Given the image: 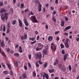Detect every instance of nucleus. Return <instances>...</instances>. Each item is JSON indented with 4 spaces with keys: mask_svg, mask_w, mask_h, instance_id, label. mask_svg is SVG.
I'll return each instance as SVG.
<instances>
[{
    "mask_svg": "<svg viewBox=\"0 0 79 79\" xmlns=\"http://www.w3.org/2000/svg\"><path fill=\"white\" fill-rule=\"evenodd\" d=\"M38 45V47H40V46H41V47H44V45H43L42 44L40 43H39L37 44Z\"/></svg>",
    "mask_w": 79,
    "mask_h": 79,
    "instance_id": "nucleus-24",
    "label": "nucleus"
},
{
    "mask_svg": "<svg viewBox=\"0 0 79 79\" xmlns=\"http://www.w3.org/2000/svg\"><path fill=\"white\" fill-rule=\"evenodd\" d=\"M20 8H24V4L22 3L21 5Z\"/></svg>",
    "mask_w": 79,
    "mask_h": 79,
    "instance_id": "nucleus-37",
    "label": "nucleus"
},
{
    "mask_svg": "<svg viewBox=\"0 0 79 79\" xmlns=\"http://www.w3.org/2000/svg\"><path fill=\"white\" fill-rule=\"evenodd\" d=\"M3 12H5V9H2L0 10V13H3Z\"/></svg>",
    "mask_w": 79,
    "mask_h": 79,
    "instance_id": "nucleus-23",
    "label": "nucleus"
},
{
    "mask_svg": "<svg viewBox=\"0 0 79 79\" xmlns=\"http://www.w3.org/2000/svg\"><path fill=\"white\" fill-rule=\"evenodd\" d=\"M15 65L16 67H18V63L17 61H15Z\"/></svg>",
    "mask_w": 79,
    "mask_h": 79,
    "instance_id": "nucleus-27",
    "label": "nucleus"
},
{
    "mask_svg": "<svg viewBox=\"0 0 79 79\" xmlns=\"http://www.w3.org/2000/svg\"><path fill=\"white\" fill-rule=\"evenodd\" d=\"M10 74L11 76H13V71L11 70L10 72Z\"/></svg>",
    "mask_w": 79,
    "mask_h": 79,
    "instance_id": "nucleus-33",
    "label": "nucleus"
},
{
    "mask_svg": "<svg viewBox=\"0 0 79 79\" xmlns=\"http://www.w3.org/2000/svg\"><path fill=\"white\" fill-rule=\"evenodd\" d=\"M65 46L66 48H68L69 47V45L68 44V43H65Z\"/></svg>",
    "mask_w": 79,
    "mask_h": 79,
    "instance_id": "nucleus-19",
    "label": "nucleus"
},
{
    "mask_svg": "<svg viewBox=\"0 0 79 79\" xmlns=\"http://www.w3.org/2000/svg\"><path fill=\"white\" fill-rule=\"evenodd\" d=\"M14 56H15L16 57H18L19 56V54L18 53H15L14 54Z\"/></svg>",
    "mask_w": 79,
    "mask_h": 79,
    "instance_id": "nucleus-30",
    "label": "nucleus"
},
{
    "mask_svg": "<svg viewBox=\"0 0 79 79\" xmlns=\"http://www.w3.org/2000/svg\"><path fill=\"white\" fill-rule=\"evenodd\" d=\"M5 28H6L5 26H4L3 27V31H5Z\"/></svg>",
    "mask_w": 79,
    "mask_h": 79,
    "instance_id": "nucleus-54",
    "label": "nucleus"
},
{
    "mask_svg": "<svg viewBox=\"0 0 79 79\" xmlns=\"http://www.w3.org/2000/svg\"><path fill=\"white\" fill-rule=\"evenodd\" d=\"M19 53H22L23 52L22 47H21V46H19Z\"/></svg>",
    "mask_w": 79,
    "mask_h": 79,
    "instance_id": "nucleus-16",
    "label": "nucleus"
},
{
    "mask_svg": "<svg viewBox=\"0 0 79 79\" xmlns=\"http://www.w3.org/2000/svg\"><path fill=\"white\" fill-rule=\"evenodd\" d=\"M60 47L61 48H64V45L63 44H60Z\"/></svg>",
    "mask_w": 79,
    "mask_h": 79,
    "instance_id": "nucleus-38",
    "label": "nucleus"
},
{
    "mask_svg": "<svg viewBox=\"0 0 79 79\" xmlns=\"http://www.w3.org/2000/svg\"><path fill=\"white\" fill-rule=\"evenodd\" d=\"M30 20L32 23H37V19H36V17H35V16H32L30 17Z\"/></svg>",
    "mask_w": 79,
    "mask_h": 79,
    "instance_id": "nucleus-2",
    "label": "nucleus"
},
{
    "mask_svg": "<svg viewBox=\"0 0 79 79\" xmlns=\"http://www.w3.org/2000/svg\"><path fill=\"white\" fill-rule=\"evenodd\" d=\"M76 40L77 42H79V38H76Z\"/></svg>",
    "mask_w": 79,
    "mask_h": 79,
    "instance_id": "nucleus-55",
    "label": "nucleus"
},
{
    "mask_svg": "<svg viewBox=\"0 0 79 79\" xmlns=\"http://www.w3.org/2000/svg\"><path fill=\"white\" fill-rule=\"evenodd\" d=\"M39 35H38L36 38V40H39Z\"/></svg>",
    "mask_w": 79,
    "mask_h": 79,
    "instance_id": "nucleus-56",
    "label": "nucleus"
},
{
    "mask_svg": "<svg viewBox=\"0 0 79 79\" xmlns=\"http://www.w3.org/2000/svg\"><path fill=\"white\" fill-rule=\"evenodd\" d=\"M69 71H71V69H72L71 66L70 65H69Z\"/></svg>",
    "mask_w": 79,
    "mask_h": 79,
    "instance_id": "nucleus-41",
    "label": "nucleus"
},
{
    "mask_svg": "<svg viewBox=\"0 0 79 79\" xmlns=\"http://www.w3.org/2000/svg\"><path fill=\"white\" fill-rule=\"evenodd\" d=\"M33 77H35L36 76V73H35V72H33Z\"/></svg>",
    "mask_w": 79,
    "mask_h": 79,
    "instance_id": "nucleus-39",
    "label": "nucleus"
},
{
    "mask_svg": "<svg viewBox=\"0 0 79 79\" xmlns=\"http://www.w3.org/2000/svg\"><path fill=\"white\" fill-rule=\"evenodd\" d=\"M7 65L9 69H10V70H11V65H10V64H7Z\"/></svg>",
    "mask_w": 79,
    "mask_h": 79,
    "instance_id": "nucleus-29",
    "label": "nucleus"
},
{
    "mask_svg": "<svg viewBox=\"0 0 79 79\" xmlns=\"http://www.w3.org/2000/svg\"><path fill=\"white\" fill-rule=\"evenodd\" d=\"M53 13L54 14V15H55V14H56V11L55 10H54L53 12Z\"/></svg>",
    "mask_w": 79,
    "mask_h": 79,
    "instance_id": "nucleus-62",
    "label": "nucleus"
},
{
    "mask_svg": "<svg viewBox=\"0 0 79 79\" xmlns=\"http://www.w3.org/2000/svg\"><path fill=\"white\" fill-rule=\"evenodd\" d=\"M43 52L44 53V55H46L47 54V50L44 49L43 50Z\"/></svg>",
    "mask_w": 79,
    "mask_h": 79,
    "instance_id": "nucleus-12",
    "label": "nucleus"
},
{
    "mask_svg": "<svg viewBox=\"0 0 79 79\" xmlns=\"http://www.w3.org/2000/svg\"><path fill=\"white\" fill-rule=\"evenodd\" d=\"M58 0H56L55 1V3L57 4L58 3Z\"/></svg>",
    "mask_w": 79,
    "mask_h": 79,
    "instance_id": "nucleus-63",
    "label": "nucleus"
},
{
    "mask_svg": "<svg viewBox=\"0 0 79 79\" xmlns=\"http://www.w3.org/2000/svg\"><path fill=\"white\" fill-rule=\"evenodd\" d=\"M35 40V38H32L31 39L32 41H34Z\"/></svg>",
    "mask_w": 79,
    "mask_h": 79,
    "instance_id": "nucleus-64",
    "label": "nucleus"
},
{
    "mask_svg": "<svg viewBox=\"0 0 79 79\" xmlns=\"http://www.w3.org/2000/svg\"><path fill=\"white\" fill-rule=\"evenodd\" d=\"M69 56V55H68V54H66L64 55L63 58V61H66V59L67 58V56Z\"/></svg>",
    "mask_w": 79,
    "mask_h": 79,
    "instance_id": "nucleus-9",
    "label": "nucleus"
},
{
    "mask_svg": "<svg viewBox=\"0 0 79 79\" xmlns=\"http://www.w3.org/2000/svg\"><path fill=\"white\" fill-rule=\"evenodd\" d=\"M52 21H54V23L56 22V19L54 17V16H52Z\"/></svg>",
    "mask_w": 79,
    "mask_h": 79,
    "instance_id": "nucleus-28",
    "label": "nucleus"
},
{
    "mask_svg": "<svg viewBox=\"0 0 79 79\" xmlns=\"http://www.w3.org/2000/svg\"><path fill=\"white\" fill-rule=\"evenodd\" d=\"M61 53L63 55H64L65 54V51L64 50H62Z\"/></svg>",
    "mask_w": 79,
    "mask_h": 79,
    "instance_id": "nucleus-40",
    "label": "nucleus"
},
{
    "mask_svg": "<svg viewBox=\"0 0 79 79\" xmlns=\"http://www.w3.org/2000/svg\"><path fill=\"white\" fill-rule=\"evenodd\" d=\"M28 58H29V60H31V54L28 55Z\"/></svg>",
    "mask_w": 79,
    "mask_h": 79,
    "instance_id": "nucleus-45",
    "label": "nucleus"
},
{
    "mask_svg": "<svg viewBox=\"0 0 79 79\" xmlns=\"http://www.w3.org/2000/svg\"><path fill=\"white\" fill-rule=\"evenodd\" d=\"M58 67L59 69H60V71H62L63 72H64V71H66V67H65L64 65H63L62 64H59Z\"/></svg>",
    "mask_w": 79,
    "mask_h": 79,
    "instance_id": "nucleus-1",
    "label": "nucleus"
},
{
    "mask_svg": "<svg viewBox=\"0 0 79 79\" xmlns=\"http://www.w3.org/2000/svg\"><path fill=\"white\" fill-rule=\"evenodd\" d=\"M43 48V47H42L40 48H36V51H40V50H42V49Z\"/></svg>",
    "mask_w": 79,
    "mask_h": 79,
    "instance_id": "nucleus-18",
    "label": "nucleus"
},
{
    "mask_svg": "<svg viewBox=\"0 0 79 79\" xmlns=\"http://www.w3.org/2000/svg\"><path fill=\"white\" fill-rule=\"evenodd\" d=\"M6 51L7 52L9 53V52H10V48H6Z\"/></svg>",
    "mask_w": 79,
    "mask_h": 79,
    "instance_id": "nucleus-32",
    "label": "nucleus"
},
{
    "mask_svg": "<svg viewBox=\"0 0 79 79\" xmlns=\"http://www.w3.org/2000/svg\"><path fill=\"white\" fill-rule=\"evenodd\" d=\"M8 37H6V41H8Z\"/></svg>",
    "mask_w": 79,
    "mask_h": 79,
    "instance_id": "nucleus-58",
    "label": "nucleus"
},
{
    "mask_svg": "<svg viewBox=\"0 0 79 79\" xmlns=\"http://www.w3.org/2000/svg\"><path fill=\"white\" fill-rule=\"evenodd\" d=\"M0 44L2 48H5V44H4V41L3 40L2 41Z\"/></svg>",
    "mask_w": 79,
    "mask_h": 79,
    "instance_id": "nucleus-8",
    "label": "nucleus"
},
{
    "mask_svg": "<svg viewBox=\"0 0 79 79\" xmlns=\"http://www.w3.org/2000/svg\"><path fill=\"white\" fill-rule=\"evenodd\" d=\"M48 65V64H47V63H45L43 65V67L44 68H46Z\"/></svg>",
    "mask_w": 79,
    "mask_h": 79,
    "instance_id": "nucleus-26",
    "label": "nucleus"
},
{
    "mask_svg": "<svg viewBox=\"0 0 79 79\" xmlns=\"http://www.w3.org/2000/svg\"><path fill=\"white\" fill-rule=\"evenodd\" d=\"M3 5V1H1L0 2V6H2Z\"/></svg>",
    "mask_w": 79,
    "mask_h": 79,
    "instance_id": "nucleus-34",
    "label": "nucleus"
},
{
    "mask_svg": "<svg viewBox=\"0 0 79 79\" xmlns=\"http://www.w3.org/2000/svg\"><path fill=\"white\" fill-rule=\"evenodd\" d=\"M3 14H2L0 15V16L1 17V18L3 17Z\"/></svg>",
    "mask_w": 79,
    "mask_h": 79,
    "instance_id": "nucleus-61",
    "label": "nucleus"
},
{
    "mask_svg": "<svg viewBox=\"0 0 79 79\" xmlns=\"http://www.w3.org/2000/svg\"><path fill=\"white\" fill-rule=\"evenodd\" d=\"M48 71L50 73H52L54 72L55 71V69H49L48 70Z\"/></svg>",
    "mask_w": 79,
    "mask_h": 79,
    "instance_id": "nucleus-17",
    "label": "nucleus"
},
{
    "mask_svg": "<svg viewBox=\"0 0 79 79\" xmlns=\"http://www.w3.org/2000/svg\"><path fill=\"white\" fill-rule=\"evenodd\" d=\"M50 9L51 10H52V11H53L54 10V7L52 6L51 7Z\"/></svg>",
    "mask_w": 79,
    "mask_h": 79,
    "instance_id": "nucleus-42",
    "label": "nucleus"
},
{
    "mask_svg": "<svg viewBox=\"0 0 79 79\" xmlns=\"http://www.w3.org/2000/svg\"><path fill=\"white\" fill-rule=\"evenodd\" d=\"M35 64H36V66L37 68H38V67L39 66V64H38V63H36Z\"/></svg>",
    "mask_w": 79,
    "mask_h": 79,
    "instance_id": "nucleus-43",
    "label": "nucleus"
},
{
    "mask_svg": "<svg viewBox=\"0 0 79 79\" xmlns=\"http://www.w3.org/2000/svg\"><path fill=\"white\" fill-rule=\"evenodd\" d=\"M51 49H52V50H53V51L54 52V51H55L56 50V47H54V48H53V46H51Z\"/></svg>",
    "mask_w": 79,
    "mask_h": 79,
    "instance_id": "nucleus-21",
    "label": "nucleus"
},
{
    "mask_svg": "<svg viewBox=\"0 0 79 79\" xmlns=\"http://www.w3.org/2000/svg\"><path fill=\"white\" fill-rule=\"evenodd\" d=\"M69 38H67L66 39V41L65 42V43H68V41H69Z\"/></svg>",
    "mask_w": 79,
    "mask_h": 79,
    "instance_id": "nucleus-31",
    "label": "nucleus"
},
{
    "mask_svg": "<svg viewBox=\"0 0 79 79\" xmlns=\"http://www.w3.org/2000/svg\"><path fill=\"white\" fill-rule=\"evenodd\" d=\"M24 68L25 70H27V66H24Z\"/></svg>",
    "mask_w": 79,
    "mask_h": 79,
    "instance_id": "nucleus-51",
    "label": "nucleus"
},
{
    "mask_svg": "<svg viewBox=\"0 0 79 79\" xmlns=\"http://www.w3.org/2000/svg\"><path fill=\"white\" fill-rule=\"evenodd\" d=\"M35 34L36 35H38V34H39V32H38L37 31H35Z\"/></svg>",
    "mask_w": 79,
    "mask_h": 79,
    "instance_id": "nucleus-52",
    "label": "nucleus"
},
{
    "mask_svg": "<svg viewBox=\"0 0 79 79\" xmlns=\"http://www.w3.org/2000/svg\"><path fill=\"white\" fill-rule=\"evenodd\" d=\"M36 58L38 59H41L42 58V54L40 52H38L35 54Z\"/></svg>",
    "mask_w": 79,
    "mask_h": 79,
    "instance_id": "nucleus-3",
    "label": "nucleus"
},
{
    "mask_svg": "<svg viewBox=\"0 0 79 79\" xmlns=\"http://www.w3.org/2000/svg\"><path fill=\"white\" fill-rule=\"evenodd\" d=\"M3 73L5 75H6V74H8L9 73L7 71H4L3 72Z\"/></svg>",
    "mask_w": 79,
    "mask_h": 79,
    "instance_id": "nucleus-25",
    "label": "nucleus"
},
{
    "mask_svg": "<svg viewBox=\"0 0 79 79\" xmlns=\"http://www.w3.org/2000/svg\"><path fill=\"white\" fill-rule=\"evenodd\" d=\"M64 19L66 21H68V18L67 17H64Z\"/></svg>",
    "mask_w": 79,
    "mask_h": 79,
    "instance_id": "nucleus-46",
    "label": "nucleus"
},
{
    "mask_svg": "<svg viewBox=\"0 0 79 79\" xmlns=\"http://www.w3.org/2000/svg\"><path fill=\"white\" fill-rule=\"evenodd\" d=\"M13 3L14 4H15V3H16V0H13Z\"/></svg>",
    "mask_w": 79,
    "mask_h": 79,
    "instance_id": "nucleus-59",
    "label": "nucleus"
},
{
    "mask_svg": "<svg viewBox=\"0 0 79 79\" xmlns=\"http://www.w3.org/2000/svg\"><path fill=\"white\" fill-rule=\"evenodd\" d=\"M22 77H23V79H25V78H26V73H23L22 75Z\"/></svg>",
    "mask_w": 79,
    "mask_h": 79,
    "instance_id": "nucleus-22",
    "label": "nucleus"
},
{
    "mask_svg": "<svg viewBox=\"0 0 79 79\" xmlns=\"http://www.w3.org/2000/svg\"><path fill=\"white\" fill-rule=\"evenodd\" d=\"M16 20H14L12 22L13 25H15L16 24Z\"/></svg>",
    "mask_w": 79,
    "mask_h": 79,
    "instance_id": "nucleus-20",
    "label": "nucleus"
},
{
    "mask_svg": "<svg viewBox=\"0 0 79 79\" xmlns=\"http://www.w3.org/2000/svg\"><path fill=\"white\" fill-rule=\"evenodd\" d=\"M43 12H45V8H44L43 10Z\"/></svg>",
    "mask_w": 79,
    "mask_h": 79,
    "instance_id": "nucleus-60",
    "label": "nucleus"
},
{
    "mask_svg": "<svg viewBox=\"0 0 79 79\" xmlns=\"http://www.w3.org/2000/svg\"><path fill=\"white\" fill-rule=\"evenodd\" d=\"M1 19L2 21H5V20H7L8 19V17H3L1 18Z\"/></svg>",
    "mask_w": 79,
    "mask_h": 79,
    "instance_id": "nucleus-13",
    "label": "nucleus"
},
{
    "mask_svg": "<svg viewBox=\"0 0 79 79\" xmlns=\"http://www.w3.org/2000/svg\"><path fill=\"white\" fill-rule=\"evenodd\" d=\"M24 21L26 26H29V24H28V23H27V20L26 18H24Z\"/></svg>",
    "mask_w": 79,
    "mask_h": 79,
    "instance_id": "nucleus-5",
    "label": "nucleus"
},
{
    "mask_svg": "<svg viewBox=\"0 0 79 79\" xmlns=\"http://www.w3.org/2000/svg\"><path fill=\"white\" fill-rule=\"evenodd\" d=\"M41 8H42V5L40 4H39L38 6V10L39 12L41 11V10H42Z\"/></svg>",
    "mask_w": 79,
    "mask_h": 79,
    "instance_id": "nucleus-6",
    "label": "nucleus"
},
{
    "mask_svg": "<svg viewBox=\"0 0 79 79\" xmlns=\"http://www.w3.org/2000/svg\"><path fill=\"white\" fill-rule=\"evenodd\" d=\"M64 25V22L63 20H61V27H63Z\"/></svg>",
    "mask_w": 79,
    "mask_h": 79,
    "instance_id": "nucleus-14",
    "label": "nucleus"
},
{
    "mask_svg": "<svg viewBox=\"0 0 79 79\" xmlns=\"http://www.w3.org/2000/svg\"><path fill=\"white\" fill-rule=\"evenodd\" d=\"M4 16H4V17H8V16H8V13H4Z\"/></svg>",
    "mask_w": 79,
    "mask_h": 79,
    "instance_id": "nucleus-35",
    "label": "nucleus"
},
{
    "mask_svg": "<svg viewBox=\"0 0 79 79\" xmlns=\"http://www.w3.org/2000/svg\"><path fill=\"white\" fill-rule=\"evenodd\" d=\"M10 23L9 22L7 23V25L6 26V27L7 28V31H6V33L7 34H8L9 32H10Z\"/></svg>",
    "mask_w": 79,
    "mask_h": 79,
    "instance_id": "nucleus-4",
    "label": "nucleus"
},
{
    "mask_svg": "<svg viewBox=\"0 0 79 79\" xmlns=\"http://www.w3.org/2000/svg\"><path fill=\"white\" fill-rule=\"evenodd\" d=\"M28 64L29 68H31V64H30V63H29V62H28Z\"/></svg>",
    "mask_w": 79,
    "mask_h": 79,
    "instance_id": "nucleus-48",
    "label": "nucleus"
},
{
    "mask_svg": "<svg viewBox=\"0 0 79 79\" xmlns=\"http://www.w3.org/2000/svg\"><path fill=\"white\" fill-rule=\"evenodd\" d=\"M19 23V26L20 27H22L23 26V24L22 23V22L20 19H18Z\"/></svg>",
    "mask_w": 79,
    "mask_h": 79,
    "instance_id": "nucleus-10",
    "label": "nucleus"
},
{
    "mask_svg": "<svg viewBox=\"0 0 79 79\" xmlns=\"http://www.w3.org/2000/svg\"><path fill=\"white\" fill-rule=\"evenodd\" d=\"M2 67L3 68H6V67H5V64H4V63H2Z\"/></svg>",
    "mask_w": 79,
    "mask_h": 79,
    "instance_id": "nucleus-36",
    "label": "nucleus"
},
{
    "mask_svg": "<svg viewBox=\"0 0 79 79\" xmlns=\"http://www.w3.org/2000/svg\"><path fill=\"white\" fill-rule=\"evenodd\" d=\"M36 42V40H35L34 41L32 42L31 43V44H35Z\"/></svg>",
    "mask_w": 79,
    "mask_h": 79,
    "instance_id": "nucleus-47",
    "label": "nucleus"
},
{
    "mask_svg": "<svg viewBox=\"0 0 79 79\" xmlns=\"http://www.w3.org/2000/svg\"><path fill=\"white\" fill-rule=\"evenodd\" d=\"M20 6V3H18L17 4V6L18 7H19Z\"/></svg>",
    "mask_w": 79,
    "mask_h": 79,
    "instance_id": "nucleus-50",
    "label": "nucleus"
},
{
    "mask_svg": "<svg viewBox=\"0 0 79 79\" xmlns=\"http://www.w3.org/2000/svg\"><path fill=\"white\" fill-rule=\"evenodd\" d=\"M27 38V36L26 35V34H25L24 35L22 36L21 39L22 40H24V39H26Z\"/></svg>",
    "mask_w": 79,
    "mask_h": 79,
    "instance_id": "nucleus-7",
    "label": "nucleus"
},
{
    "mask_svg": "<svg viewBox=\"0 0 79 79\" xmlns=\"http://www.w3.org/2000/svg\"><path fill=\"white\" fill-rule=\"evenodd\" d=\"M39 63L40 64H42V62L41 61V60H39Z\"/></svg>",
    "mask_w": 79,
    "mask_h": 79,
    "instance_id": "nucleus-57",
    "label": "nucleus"
},
{
    "mask_svg": "<svg viewBox=\"0 0 79 79\" xmlns=\"http://www.w3.org/2000/svg\"><path fill=\"white\" fill-rule=\"evenodd\" d=\"M59 32H60V31H56L55 32V35H56V34H58V33H59Z\"/></svg>",
    "mask_w": 79,
    "mask_h": 79,
    "instance_id": "nucleus-44",
    "label": "nucleus"
},
{
    "mask_svg": "<svg viewBox=\"0 0 79 79\" xmlns=\"http://www.w3.org/2000/svg\"><path fill=\"white\" fill-rule=\"evenodd\" d=\"M35 1L36 2V3H39V2H40V1H39V0H35Z\"/></svg>",
    "mask_w": 79,
    "mask_h": 79,
    "instance_id": "nucleus-53",
    "label": "nucleus"
},
{
    "mask_svg": "<svg viewBox=\"0 0 79 79\" xmlns=\"http://www.w3.org/2000/svg\"><path fill=\"white\" fill-rule=\"evenodd\" d=\"M45 27L46 29H48V25H45Z\"/></svg>",
    "mask_w": 79,
    "mask_h": 79,
    "instance_id": "nucleus-49",
    "label": "nucleus"
},
{
    "mask_svg": "<svg viewBox=\"0 0 79 79\" xmlns=\"http://www.w3.org/2000/svg\"><path fill=\"white\" fill-rule=\"evenodd\" d=\"M52 39H53V38L52 36H49L48 38V41H50V42L52 40Z\"/></svg>",
    "mask_w": 79,
    "mask_h": 79,
    "instance_id": "nucleus-15",
    "label": "nucleus"
},
{
    "mask_svg": "<svg viewBox=\"0 0 79 79\" xmlns=\"http://www.w3.org/2000/svg\"><path fill=\"white\" fill-rule=\"evenodd\" d=\"M71 28V26H69L68 27H66L64 29V32H65V31H66L67 30H68L69 29H70V28Z\"/></svg>",
    "mask_w": 79,
    "mask_h": 79,
    "instance_id": "nucleus-11",
    "label": "nucleus"
}]
</instances>
